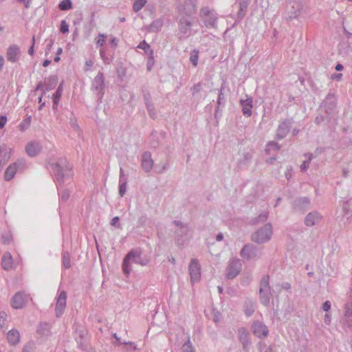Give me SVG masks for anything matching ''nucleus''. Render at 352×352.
<instances>
[{"instance_id": "1", "label": "nucleus", "mask_w": 352, "mask_h": 352, "mask_svg": "<svg viewBox=\"0 0 352 352\" xmlns=\"http://www.w3.org/2000/svg\"><path fill=\"white\" fill-rule=\"evenodd\" d=\"M51 168L54 173L58 187L62 186L65 183L72 177V168L67 160L60 158L56 163L51 164Z\"/></svg>"}, {"instance_id": "2", "label": "nucleus", "mask_w": 352, "mask_h": 352, "mask_svg": "<svg viewBox=\"0 0 352 352\" xmlns=\"http://www.w3.org/2000/svg\"><path fill=\"white\" fill-rule=\"evenodd\" d=\"M130 261L142 266H146L150 262V259L146 256L142 257V252L140 250L137 249L131 250L125 256L122 263V270L126 275H129L132 270L129 263Z\"/></svg>"}, {"instance_id": "3", "label": "nucleus", "mask_w": 352, "mask_h": 352, "mask_svg": "<svg viewBox=\"0 0 352 352\" xmlns=\"http://www.w3.org/2000/svg\"><path fill=\"white\" fill-rule=\"evenodd\" d=\"M272 234V226L267 223L252 234L251 240L257 244L265 243L271 239Z\"/></svg>"}, {"instance_id": "4", "label": "nucleus", "mask_w": 352, "mask_h": 352, "mask_svg": "<svg viewBox=\"0 0 352 352\" xmlns=\"http://www.w3.org/2000/svg\"><path fill=\"white\" fill-rule=\"evenodd\" d=\"M173 223L178 227L176 230V243L178 246L187 243L192 237V231L187 224L179 221H174Z\"/></svg>"}, {"instance_id": "5", "label": "nucleus", "mask_w": 352, "mask_h": 352, "mask_svg": "<svg viewBox=\"0 0 352 352\" xmlns=\"http://www.w3.org/2000/svg\"><path fill=\"white\" fill-rule=\"evenodd\" d=\"M199 16L207 28H217V14L210 10L208 7L202 8L199 12Z\"/></svg>"}, {"instance_id": "6", "label": "nucleus", "mask_w": 352, "mask_h": 352, "mask_svg": "<svg viewBox=\"0 0 352 352\" xmlns=\"http://www.w3.org/2000/svg\"><path fill=\"white\" fill-rule=\"evenodd\" d=\"M104 76L102 72H98L91 82V89L97 96L98 100L101 102L104 94Z\"/></svg>"}, {"instance_id": "7", "label": "nucleus", "mask_w": 352, "mask_h": 352, "mask_svg": "<svg viewBox=\"0 0 352 352\" xmlns=\"http://www.w3.org/2000/svg\"><path fill=\"white\" fill-rule=\"evenodd\" d=\"M262 254V250L252 243L245 244L240 252L241 256L248 261L259 258Z\"/></svg>"}, {"instance_id": "8", "label": "nucleus", "mask_w": 352, "mask_h": 352, "mask_svg": "<svg viewBox=\"0 0 352 352\" xmlns=\"http://www.w3.org/2000/svg\"><path fill=\"white\" fill-rule=\"evenodd\" d=\"M58 83V76L56 75L50 76L48 78H45L44 81H40L35 88V91L41 90L42 96H44L46 92L50 91L55 88Z\"/></svg>"}, {"instance_id": "9", "label": "nucleus", "mask_w": 352, "mask_h": 352, "mask_svg": "<svg viewBox=\"0 0 352 352\" xmlns=\"http://www.w3.org/2000/svg\"><path fill=\"white\" fill-rule=\"evenodd\" d=\"M192 20L186 16H182L178 21V29L181 36L179 39L186 38L190 36Z\"/></svg>"}, {"instance_id": "10", "label": "nucleus", "mask_w": 352, "mask_h": 352, "mask_svg": "<svg viewBox=\"0 0 352 352\" xmlns=\"http://www.w3.org/2000/svg\"><path fill=\"white\" fill-rule=\"evenodd\" d=\"M241 268L242 264L239 258L231 259L226 268V278L233 279L240 273Z\"/></svg>"}, {"instance_id": "11", "label": "nucleus", "mask_w": 352, "mask_h": 352, "mask_svg": "<svg viewBox=\"0 0 352 352\" xmlns=\"http://www.w3.org/2000/svg\"><path fill=\"white\" fill-rule=\"evenodd\" d=\"M310 199L307 197H298L292 202L293 210L295 212L304 213L309 209Z\"/></svg>"}, {"instance_id": "12", "label": "nucleus", "mask_w": 352, "mask_h": 352, "mask_svg": "<svg viewBox=\"0 0 352 352\" xmlns=\"http://www.w3.org/2000/svg\"><path fill=\"white\" fill-rule=\"evenodd\" d=\"M189 274L192 284L198 282L201 277V265L196 258H192L188 266Z\"/></svg>"}, {"instance_id": "13", "label": "nucleus", "mask_w": 352, "mask_h": 352, "mask_svg": "<svg viewBox=\"0 0 352 352\" xmlns=\"http://www.w3.org/2000/svg\"><path fill=\"white\" fill-rule=\"evenodd\" d=\"M25 167V162L24 160H19L16 162L10 164L5 171V179L6 181L11 180L15 175L18 170H22Z\"/></svg>"}, {"instance_id": "14", "label": "nucleus", "mask_w": 352, "mask_h": 352, "mask_svg": "<svg viewBox=\"0 0 352 352\" xmlns=\"http://www.w3.org/2000/svg\"><path fill=\"white\" fill-rule=\"evenodd\" d=\"M337 105V98L333 94L329 93L322 102V107L325 113L330 116L333 113Z\"/></svg>"}, {"instance_id": "15", "label": "nucleus", "mask_w": 352, "mask_h": 352, "mask_svg": "<svg viewBox=\"0 0 352 352\" xmlns=\"http://www.w3.org/2000/svg\"><path fill=\"white\" fill-rule=\"evenodd\" d=\"M28 298V295L23 292H18L12 298L10 305L15 309H22L25 306Z\"/></svg>"}, {"instance_id": "16", "label": "nucleus", "mask_w": 352, "mask_h": 352, "mask_svg": "<svg viewBox=\"0 0 352 352\" xmlns=\"http://www.w3.org/2000/svg\"><path fill=\"white\" fill-rule=\"evenodd\" d=\"M253 333L259 338H265L269 334L267 327L261 322L256 321L252 325Z\"/></svg>"}, {"instance_id": "17", "label": "nucleus", "mask_w": 352, "mask_h": 352, "mask_svg": "<svg viewBox=\"0 0 352 352\" xmlns=\"http://www.w3.org/2000/svg\"><path fill=\"white\" fill-rule=\"evenodd\" d=\"M322 219V214L318 211L314 210L306 215L304 223L306 226L311 227L319 223Z\"/></svg>"}, {"instance_id": "18", "label": "nucleus", "mask_w": 352, "mask_h": 352, "mask_svg": "<svg viewBox=\"0 0 352 352\" xmlns=\"http://www.w3.org/2000/svg\"><path fill=\"white\" fill-rule=\"evenodd\" d=\"M66 300H67V294L65 291H62L56 300V317H60L62 316L65 311V308L66 307Z\"/></svg>"}, {"instance_id": "19", "label": "nucleus", "mask_w": 352, "mask_h": 352, "mask_svg": "<svg viewBox=\"0 0 352 352\" xmlns=\"http://www.w3.org/2000/svg\"><path fill=\"white\" fill-rule=\"evenodd\" d=\"M20 54L21 51L19 47L13 44L8 47L6 52V58L8 60L12 63H16L18 61Z\"/></svg>"}, {"instance_id": "20", "label": "nucleus", "mask_w": 352, "mask_h": 352, "mask_svg": "<svg viewBox=\"0 0 352 352\" xmlns=\"http://www.w3.org/2000/svg\"><path fill=\"white\" fill-rule=\"evenodd\" d=\"M291 125L292 123L289 120H285L283 121L278 126L276 135V138L278 140H282L286 137L290 131Z\"/></svg>"}, {"instance_id": "21", "label": "nucleus", "mask_w": 352, "mask_h": 352, "mask_svg": "<svg viewBox=\"0 0 352 352\" xmlns=\"http://www.w3.org/2000/svg\"><path fill=\"white\" fill-rule=\"evenodd\" d=\"M238 337L245 350H248L251 344L249 331L245 328L238 330Z\"/></svg>"}, {"instance_id": "22", "label": "nucleus", "mask_w": 352, "mask_h": 352, "mask_svg": "<svg viewBox=\"0 0 352 352\" xmlns=\"http://www.w3.org/2000/svg\"><path fill=\"white\" fill-rule=\"evenodd\" d=\"M85 332L82 329H76L75 331V340L78 344V348L82 351L88 350V345L85 338Z\"/></svg>"}, {"instance_id": "23", "label": "nucleus", "mask_w": 352, "mask_h": 352, "mask_svg": "<svg viewBox=\"0 0 352 352\" xmlns=\"http://www.w3.org/2000/svg\"><path fill=\"white\" fill-rule=\"evenodd\" d=\"M166 133L163 131L157 132L156 131H152L150 135L149 143L152 148H157L159 146L160 141L165 138Z\"/></svg>"}, {"instance_id": "24", "label": "nucleus", "mask_w": 352, "mask_h": 352, "mask_svg": "<svg viewBox=\"0 0 352 352\" xmlns=\"http://www.w3.org/2000/svg\"><path fill=\"white\" fill-rule=\"evenodd\" d=\"M252 98L251 97H247L245 100H240V105L242 107V113L245 117L249 118L252 114Z\"/></svg>"}, {"instance_id": "25", "label": "nucleus", "mask_w": 352, "mask_h": 352, "mask_svg": "<svg viewBox=\"0 0 352 352\" xmlns=\"http://www.w3.org/2000/svg\"><path fill=\"white\" fill-rule=\"evenodd\" d=\"M142 167L146 173L150 172L153 167V161L151 154L148 151H146L142 156Z\"/></svg>"}, {"instance_id": "26", "label": "nucleus", "mask_w": 352, "mask_h": 352, "mask_svg": "<svg viewBox=\"0 0 352 352\" xmlns=\"http://www.w3.org/2000/svg\"><path fill=\"white\" fill-rule=\"evenodd\" d=\"M1 267L6 271H9L13 269V259L10 252H7L3 254L1 258Z\"/></svg>"}, {"instance_id": "27", "label": "nucleus", "mask_w": 352, "mask_h": 352, "mask_svg": "<svg viewBox=\"0 0 352 352\" xmlns=\"http://www.w3.org/2000/svg\"><path fill=\"white\" fill-rule=\"evenodd\" d=\"M41 146L38 142L32 141L29 142L26 147L25 151L28 155L30 157H34L41 151Z\"/></svg>"}, {"instance_id": "28", "label": "nucleus", "mask_w": 352, "mask_h": 352, "mask_svg": "<svg viewBox=\"0 0 352 352\" xmlns=\"http://www.w3.org/2000/svg\"><path fill=\"white\" fill-rule=\"evenodd\" d=\"M344 324L348 328H352V303L345 305Z\"/></svg>"}, {"instance_id": "29", "label": "nucleus", "mask_w": 352, "mask_h": 352, "mask_svg": "<svg viewBox=\"0 0 352 352\" xmlns=\"http://www.w3.org/2000/svg\"><path fill=\"white\" fill-rule=\"evenodd\" d=\"M7 339L10 344L16 345L20 341V333L17 329H13L7 333Z\"/></svg>"}, {"instance_id": "30", "label": "nucleus", "mask_w": 352, "mask_h": 352, "mask_svg": "<svg viewBox=\"0 0 352 352\" xmlns=\"http://www.w3.org/2000/svg\"><path fill=\"white\" fill-rule=\"evenodd\" d=\"M63 82H60L58 85L56 91L53 94V106L52 109L54 111H56L58 105L59 100L62 96Z\"/></svg>"}, {"instance_id": "31", "label": "nucleus", "mask_w": 352, "mask_h": 352, "mask_svg": "<svg viewBox=\"0 0 352 352\" xmlns=\"http://www.w3.org/2000/svg\"><path fill=\"white\" fill-rule=\"evenodd\" d=\"M184 10L187 17L190 18V16L195 14L197 10L196 5L192 0H187L184 3Z\"/></svg>"}, {"instance_id": "32", "label": "nucleus", "mask_w": 352, "mask_h": 352, "mask_svg": "<svg viewBox=\"0 0 352 352\" xmlns=\"http://www.w3.org/2000/svg\"><path fill=\"white\" fill-rule=\"evenodd\" d=\"M163 25V20L162 19H157L150 24L148 30L149 32H157L161 30Z\"/></svg>"}, {"instance_id": "33", "label": "nucleus", "mask_w": 352, "mask_h": 352, "mask_svg": "<svg viewBox=\"0 0 352 352\" xmlns=\"http://www.w3.org/2000/svg\"><path fill=\"white\" fill-rule=\"evenodd\" d=\"M224 90H225V87L223 85H221V88H220V90H219V96H218V99H217V109H216V111H215V117H217V113L219 112V107L221 106H224L225 105V103H226V97H225V94H224Z\"/></svg>"}, {"instance_id": "34", "label": "nucleus", "mask_w": 352, "mask_h": 352, "mask_svg": "<svg viewBox=\"0 0 352 352\" xmlns=\"http://www.w3.org/2000/svg\"><path fill=\"white\" fill-rule=\"evenodd\" d=\"M280 146L274 141L269 142L265 148V153L268 155H274L273 152H277L280 150Z\"/></svg>"}, {"instance_id": "35", "label": "nucleus", "mask_w": 352, "mask_h": 352, "mask_svg": "<svg viewBox=\"0 0 352 352\" xmlns=\"http://www.w3.org/2000/svg\"><path fill=\"white\" fill-rule=\"evenodd\" d=\"M260 300L263 305L267 306L270 303V289H260Z\"/></svg>"}, {"instance_id": "36", "label": "nucleus", "mask_w": 352, "mask_h": 352, "mask_svg": "<svg viewBox=\"0 0 352 352\" xmlns=\"http://www.w3.org/2000/svg\"><path fill=\"white\" fill-rule=\"evenodd\" d=\"M244 312L247 316H250L254 312V303L251 300H247L244 305Z\"/></svg>"}, {"instance_id": "37", "label": "nucleus", "mask_w": 352, "mask_h": 352, "mask_svg": "<svg viewBox=\"0 0 352 352\" xmlns=\"http://www.w3.org/2000/svg\"><path fill=\"white\" fill-rule=\"evenodd\" d=\"M248 5V1H242L239 3V10L237 13V16L239 19H243L245 16Z\"/></svg>"}, {"instance_id": "38", "label": "nucleus", "mask_w": 352, "mask_h": 352, "mask_svg": "<svg viewBox=\"0 0 352 352\" xmlns=\"http://www.w3.org/2000/svg\"><path fill=\"white\" fill-rule=\"evenodd\" d=\"M269 212L268 211H265L263 213L260 214L258 217L252 219L251 220L252 224L256 225L261 223H264L267 221L268 218Z\"/></svg>"}, {"instance_id": "39", "label": "nucleus", "mask_w": 352, "mask_h": 352, "mask_svg": "<svg viewBox=\"0 0 352 352\" xmlns=\"http://www.w3.org/2000/svg\"><path fill=\"white\" fill-rule=\"evenodd\" d=\"M138 48L143 50L145 54L148 55V56H152L154 55L153 50L145 41H141L138 45Z\"/></svg>"}, {"instance_id": "40", "label": "nucleus", "mask_w": 352, "mask_h": 352, "mask_svg": "<svg viewBox=\"0 0 352 352\" xmlns=\"http://www.w3.org/2000/svg\"><path fill=\"white\" fill-rule=\"evenodd\" d=\"M63 265L65 268L69 269L71 267L70 254L68 251H63L62 254Z\"/></svg>"}, {"instance_id": "41", "label": "nucleus", "mask_w": 352, "mask_h": 352, "mask_svg": "<svg viewBox=\"0 0 352 352\" xmlns=\"http://www.w3.org/2000/svg\"><path fill=\"white\" fill-rule=\"evenodd\" d=\"M72 2L71 0H63L58 4V8L62 11H67L72 8Z\"/></svg>"}, {"instance_id": "42", "label": "nucleus", "mask_w": 352, "mask_h": 352, "mask_svg": "<svg viewBox=\"0 0 352 352\" xmlns=\"http://www.w3.org/2000/svg\"><path fill=\"white\" fill-rule=\"evenodd\" d=\"M199 60V51L193 50L190 52V60L194 67H197Z\"/></svg>"}, {"instance_id": "43", "label": "nucleus", "mask_w": 352, "mask_h": 352, "mask_svg": "<svg viewBox=\"0 0 352 352\" xmlns=\"http://www.w3.org/2000/svg\"><path fill=\"white\" fill-rule=\"evenodd\" d=\"M32 117L30 116L23 120L19 124V128L21 131H25L30 125Z\"/></svg>"}, {"instance_id": "44", "label": "nucleus", "mask_w": 352, "mask_h": 352, "mask_svg": "<svg viewBox=\"0 0 352 352\" xmlns=\"http://www.w3.org/2000/svg\"><path fill=\"white\" fill-rule=\"evenodd\" d=\"M146 0H135L133 3V9L135 12L140 11L146 4Z\"/></svg>"}, {"instance_id": "45", "label": "nucleus", "mask_w": 352, "mask_h": 352, "mask_svg": "<svg viewBox=\"0 0 352 352\" xmlns=\"http://www.w3.org/2000/svg\"><path fill=\"white\" fill-rule=\"evenodd\" d=\"M269 280L270 277L268 275L263 276L260 282V289H270Z\"/></svg>"}, {"instance_id": "46", "label": "nucleus", "mask_w": 352, "mask_h": 352, "mask_svg": "<svg viewBox=\"0 0 352 352\" xmlns=\"http://www.w3.org/2000/svg\"><path fill=\"white\" fill-rule=\"evenodd\" d=\"M182 352H194V347L192 346L189 338H188V340L182 345Z\"/></svg>"}, {"instance_id": "47", "label": "nucleus", "mask_w": 352, "mask_h": 352, "mask_svg": "<svg viewBox=\"0 0 352 352\" xmlns=\"http://www.w3.org/2000/svg\"><path fill=\"white\" fill-rule=\"evenodd\" d=\"M120 344H124V350L126 352H133L137 349L135 344L131 342H120Z\"/></svg>"}, {"instance_id": "48", "label": "nucleus", "mask_w": 352, "mask_h": 352, "mask_svg": "<svg viewBox=\"0 0 352 352\" xmlns=\"http://www.w3.org/2000/svg\"><path fill=\"white\" fill-rule=\"evenodd\" d=\"M146 109L148 111V115L153 119L156 117V111L154 107L153 103L146 104Z\"/></svg>"}, {"instance_id": "49", "label": "nucleus", "mask_w": 352, "mask_h": 352, "mask_svg": "<svg viewBox=\"0 0 352 352\" xmlns=\"http://www.w3.org/2000/svg\"><path fill=\"white\" fill-rule=\"evenodd\" d=\"M202 90V84L201 82H198L193 85L191 87L192 95L194 97H196L197 94Z\"/></svg>"}, {"instance_id": "50", "label": "nucleus", "mask_w": 352, "mask_h": 352, "mask_svg": "<svg viewBox=\"0 0 352 352\" xmlns=\"http://www.w3.org/2000/svg\"><path fill=\"white\" fill-rule=\"evenodd\" d=\"M126 179H124L122 182H120L119 186V195L120 197H123L126 193Z\"/></svg>"}, {"instance_id": "51", "label": "nucleus", "mask_w": 352, "mask_h": 352, "mask_svg": "<svg viewBox=\"0 0 352 352\" xmlns=\"http://www.w3.org/2000/svg\"><path fill=\"white\" fill-rule=\"evenodd\" d=\"M60 31L63 34H67L69 32V25L65 20L61 21Z\"/></svg>"}, {"instance_id": "52", "label": "nucleus", "mask_w": 352, "mask_h": 352, "mask_svg": "<svg viewBox=\"0 0 352 352\" xmlns=\"http://www.w3.org/2000/svg\"><path fill=\"white\" fill-rule=\"evenodd\" d=\"M34 344L32 342H28L23 348L22 352H34Z\"/></svg>"}, {"instance_id": "53", "label": "nucleus", "mask_w": 352, "mask_h": 352, "mask_svg": "<svg viewBox=\"0 0 352 352\" xmlns=\"http://www.w3.org/2000/svg\"><path fill=\"white\" fill-rule=\"evenodd\" d=\"M60 199L62 201H66L69 197V192L67 189H63L60 193Z\"/></svg>"}, {"instance_id": "54", "label": "nucleus", "mask_w": 352, "mask_h": 352, "mask_svg": "<svg viewBox=\"0 0 352 352\" xmlns=\"http://www.w3.org/2000/svg\"><path fill=\"white\" fill-rule=\"evenodd\" d=\"M143 98H144V103H145V105L146 104H151V103H153L152 102V99H151V96L150 94V93L147 91H143Z\"/></svg>"}, {"instance_id": "55", "label": "nucleus", "mask_w": 352, "mask_h": 352, "mask_svg": "<svg viewBox=\"0 0 352 352\" xmlns=\"http://www.w3.org/2000/svg\"><path fill=\"white\" fill-rule=\"evenodd\" d=\"M169 167V163L168 162H166L162 166V167H160L159 165H156L155 166V170L157 173H163L164 171H165L166 170H167Z\"/></svg>"}, {"instance_id": "56", "label": "nucleus", "mask_w": 352, "mask_h": 352, "mask_svg": "<svg viewBox=\"0 0 352 352\" xmlns=\"http://www.w3.org/2000/svg\"><path fill=\"white\" fill-rule=\"evenodd\" d=\"M312 156H313L312 154H309L308 161H304L303 163L301 164L300 168H301L302 171L305 172L307 170V169L308 168L309 165V162L311 161V160L312 158Z\"/></svg>"}, {"instance_id": "57", "label": "nucleus", "mask_w": 352, "mask_h": 352, "mask_svg": "<svg viewBox=\"0 0 352 352\" xmlns=\"http://www.w3.org/2000/svg\"><path fill=\"white\" fill-rule=\"evenodd\" d=\"M155 63V60H154V55H153L152 56H148V61H147V69L148 71H151L153 68V66Z\"/></svg>"}, {"instance_id": "58", "label": "nucleus", "mask_w": 352, "mask_h": 352, "mask_svg": "<svg viewBox=\"0 0 352 352\" xmlns=\"http://www.w3.org/2000/svg\"><path fill=\"white\" fill-rule=\"evenodd\" d=\"M326 118L323 115H318L316 117L314 122L317 125H320L322 122L325 120Z\"/></svg>"}, {"instance_id": "59", "label": "nucleus", "mask_w": 352, "mask_h": 352, "mask_svg": "<svg viewBox=\"0 0 352 352\" xmlns=\"http://www.w3.org/2000/svg\"><path fill=\"white\" fill-rule=\"evenodd\" d=\"M105 42V36L102 34H99V38L96 41L97 45L100 46H103Z\"/></svg>"}, {"instance_id": "60", "label": "nucleus", "mask_w": 352, "mask_h": 352, "mask_svg": "<svg viewBox=\"0 0 352 352\" xmlns=\"http://www.w3.org/2000/svg\"><path fill=\"white\" fill-rule=\"evenodd\" d=\"M100 55L101 58L103 60L104 63L106 64L110 63V59L105 56V52L104 50L101 49L100 50Z\"/></svg>"}, {"instance_id": "61", "label": "nucleus", "mask_w": 352, "mask_h": 352, "mask_svg": "<svg viewBox=\"0 0 352 352\" xmlns=\"http://www.w3.org/2000/svg\"><path fill=\"white\" fill-rule=\"evenodd\" d=\"M296 8H295L294 6H292V8L294 9V11L292 12L293 15H292L290 17H296L297 15L299 14L300 12V5L298 3H296Z\"/></svg>"}, {"instance_id": "62", "label": "nucleus", "mask_w": 352, "mask_h": 352, "mask_svg": "<svg viewBox=\"0 0 352 352\" xmlns=\"http://www.w3.org/2000/svg\"><path fill=\"white\" fill-rule=\"evenodd\" d=\"M119 217H113L111 221V225L112 226H114V227H116V228H120V225L119 223Z\"/></svg>"}, {"instance_id": "63", "label": "nucleus", "mask_w": 352, "mask_h": 352, "mask_svg": "<svg viewBox=\"0 0 352 352\" xmlns=\"http://www.w3.org/2000/svg\"><path fill=\"white\" fill-rule=\"evenodd\" d=\"M146 221H147V217L146 215L140 216L138 221L139 225L141 226H144L146 224Z\"/></svg>"}, {"instance_id": "64", "label": "nucleus", "mask_w": 352, "mask_h": 352, "mask_svg": "<svg viewBox=\"0 0 352 352\" xmlns=\"http://www.w3.org/2000/svg\"><path fill=\"white\" fill-rule=\"evenodd\" d=\"M331 302L329 300H327L325 301L323 304H322V309L326 311V312H328L330 309H331Z\"/></svg>"}]
</instances>
